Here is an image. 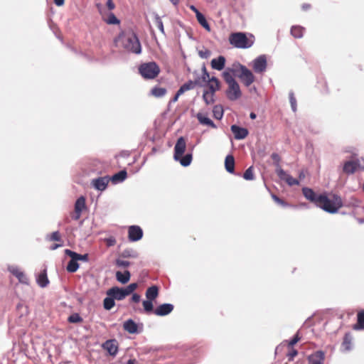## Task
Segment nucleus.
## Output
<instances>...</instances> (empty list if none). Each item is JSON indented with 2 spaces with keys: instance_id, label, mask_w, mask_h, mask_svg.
<instances>
[{
  "instance_id": "e2e57ef3",
  "label": "nucleus",
  "mask_w": 364,
  "mask_h": 364,
  "mask_svg": "<svg viewBox=\"0 0 364 364\" xmlns=\"http://www.w3.org/2000/svg\"><path fill=\"white\" fill-rule=\"evenodd\" d=\"M50 240L53 241H60L61 238L59 232H53L51 235Z\"/></svg>"
},
{
  "instance_id": "39448f33",
  "label": "nucleus",
  "mask_w": 364,
  "mask_h": 364,
  "mask_svg": "<svg viewBox=\"0 0 364 364\" xmlns=\"http://www.w3.org/2000/svg\"><path fill=\"white\" fill-rule=\"evenodd\" d=\"M139 71L144 78L154 79L159 75L160 68L155 62H149L141 64Z\"/></svg>"
},
{
  "instance_id": "680f3d73",
  "label": "nucleus",
  "mask_w": 364,
  "mask_h": 364,
  "mask_svg": "<svg viewBox=\"0 0 364 364\" xmlns=\"http://www.w3.org/2000/svg\"><path fill=\"white\" fill-rule=\"evenodd\" d=\"M355 162L357 164V168L364 171V158L356 159Z\"/></svg>"
},
{
  "instance_id": "f3484780",
  "label": "nucleus",
  "mask_w": 364,
  "mask_h": 364,
  "mask_svg": "<svg viewBox=\"0 0 364 364\" xmlns=\"http://www.w3.org/2000/svg\"><path fill=\"white\" fill-rule=\"evenodd\" d=\"M104 349L107 350L110 355L114 356L118 352L117 342L115 339L107 340L103 344Z\"/></svg>"
},
{
  "instance_id": "a211bd4d",
  "label": "nucleus",
  "mask_w": 364,
  "mask_h": 364,
  "mask_svg": "<svg viewBox=\"0 0 364 364\" xmlns=\"http://www.w3.org/2000/svg\"><path fill=\"white\" fill-rule=\"evenodd\" d=\"M173 308V305L171 304H163L155 309L154 314L159 316H164L169 314Z\"/></svg>"
},
{
  "instance_id": "5701e85b",
  "label": "nucleus",
  "mask_w": 364,
  "mask_h": 364,
  "mask_svg": "<svg viewBox=\"0 0 364 364\" xmlns=\"http://www.w3.org/2000/svg\"><path fill=\"white\" fill-rule=\"evenodd\" d=\"M127 176V173L125 170H122L118 173L114 174L110 178V181H112L113 183H119L123 182Z\"/></svg>"
},
{
  "instance_id": "4d7b16f0",
  "label": "nucleus",
  "mask_w": 364,
  "mask_h": 364,
  "mask_svg": "<svg viewBox=\"0 0 364 364\" xmlns=\"http://www.w3.org/2000/svg\"><path fill=\"white\" fill-rule=\"evenodd\" d=\"M271 158L272 159V160L274 161V165L276 166L277 168H278L279 167H280L279 166V162H280V156L277 153H273L272 155H271Z\"/></svg>"
},
{
  "instance_id": "13d9d810",
  "label": "nucleus",
  "mask_w": 364,
  "mask_h": 364,
  "mask_svg": "<svg viewBox=\"0 0 364 364\" xmlns=\"http://www.w3.org/2000/svg\"><path fill=\"white\" fill-rule=\"evenodd\" d=\"M301 339V337L299 336V331L294 335V338L289 341L288 345L289 347H292L294 346L297 342H299Z\"/></svg>"
},
{
  "instance_id": "f03ea898",
  "label": "nucleus",
  "mask_w": 364,
  "mask_h": 364,
  "mask_svg": "<svg viewBox=\"0 0 364 364\" xmlns=\"http://www.w3.org/2000/svg\"><path fill=\"white\" fill-rule=\"evenodd\" d=\"M319 200V203L316 206L328 213H336L343 206L342 199L338 195H333V200H331L325 194H323Z\"/></svg>"
},
{
  "instance_id": "0eeeda50",
  "label": "nucleus",
  "mask_w": 364,
  "mask_h": 364,
  "mask_svg": "<svg viewBox=\"0 0 364 364\" xmlns=\"http://www.w3.org/2000/svg\"><path fill=\"white\" fill-rule=\"evenodd\" d=\"M276 173L281 180L286 181V183L290 186L299 184V180L293 178L281 167L276 169Z\"/></svg>"
},
{
  "instance_id": "a19ab883",
  "label": "nucleus",
  "mask_w": 364,
  "mask_h": 364,
  "mask_svg": "<svg viewBox=\"0 0 364 364\" xmlns=\"http://www.w3.org/2000/svg\"><path fill=\"white\" fill-rule=\"evenodd\" d=\"M154 15L155 22L157 25V27L159 28V29L161 32V33L165 35L164 24H163V22H162L160 16L156 13Z\"/></svg>"
},
{
  "instance_id": "6e6d98bb",
  "label": "nucleus",
  "mask_w": 364,
  "mask_h": 364,
  "mask_svg": "<svg viewBox=\"0 0 364 364\" xmlns=\"http://www.w3.org/2000/svg\"><path fill=\"white\" fill-rule=\"evenodd\" d=\"M181 87L186 92V91H188V90L194 89L196 86H195V85H194V83L193 82L192 80H188V82H186V83L182 85Z\"/></svg>"
},
{
  "instance_id": "cd10ccee",
  "label": "nucleus",
  "mask_w": 364,
  "mask_h": 364,
  "mask_svg": "<svg viewBox=\"0 0 364 364\" xmlns=\"http://www.w3.org/2000/svg\"><path fill=\"white\" fill-rule=\"evenodd\" d=\"M352 340L353 337L350 333H347L345 334L343 338V341L342 343V346L344 350L346 351H349L352 348Z\"/></svg>"
},
{
  "instance_id": "37998d69",
  "label": "nucleus",
  "mask_w": 364,
  "mask_h": 364,
  "mask_svg": "<svg viewBox=\"0 0 364 364\" xmlns=\"http://www.w3.org/2000/svg\"><path fill=\"white\" fill-rule=\"evenodd\" d=\"M196 75L194 80H192L195 86L204 87L206 85L204 81H202L201 75L200 76L196 72L194 73Z\"/></svg>"
},
{
  "instance_id": "49530a36",
  "label": "nucleus",
  "mask_w": 364,
  "mask_h": 364,
  "mask_svg": "<svg viewBox=\"0 0 364 364\" xmlns=\"http://www.w3.org/2000/svg\"><path fill=\"white\" fill-rule=\"evenodd\" d=\"M144 309L146 312L149 313L153 311V303L151 300H145L143 301Z\"/></svg>"
},
{
  "instance_id": "9b49d317",
  "label": "nucleus",
  "mask_w": 364,
  "mask_h": 364,
  "mask_svg": "<svg viewBox=\"0 0 364 364\" xmlns=\"http://www.w3.org/2000/svg\"><path fill=\"white\" fill-rule=\"evenodd\" d=\"M109 181L108 176L98 177L92 180L91 185L96 190L103 191L107 188Z\"/></svg>"
},
{
  "instance_id": "7c9ffc66",
  "label": "nucleus",
  "mask_w": 364,
  "mask_h": 364,
  "mask_svg": "<svg viewBox=\"0 0 364 364\" xmlns=\"http://www.w3.org/2000/svg\"><path fill=\"white\" fill-rule=\"evenodd\" d=\"M304 28L299 26H293L291 28V34L296 38H300L304 35Z\"/></svg>"
},
{
  "instance_id": "c85d7f7f",
  "label": "nucleus",
  "mask_w": 364,
  "mask_h": 364,
  "mask_svg": "<svg viewBox=\"0 0 364 364\" xmlns=\"http://www.w3.org/2000/svg\"><path fill=\"white\" fill-rule=\"evenodd\" d=\"M86 208L85 198L83 196L79 197L75 203V212H82Z\"/></svg>"
},
{
  "instance_id": "ddd939ff",
  "label": "nucleus",
  "mask_w": 364,
  "mask_h": 364,
  "mask_svg": "<svg viewBox=\"0 0 364 364\" xmlns=\"http://www.w3.org/2000/svg\"><path fill=\"white\" fill-rule=\"evenodd\" d=\"M302 193L307 200L314 203L316 205H318L320 200L319 198L323 196V194H317L313 189L307 187L302 188Z\"/></svg>"
},
{
  "instance_id": "393cba45",
  "label": "nucleus",
  "mask_w": 364,
  "mask_h": 364,
  "mask_svg": "<svg viewBox=\"0 0 364 364\" xmlns=\"http://www.w3.org/2000/svg\"><path fill=\"white\" fill-rule=\"evenodd\" d=\"M130 277L131 274L128 270H125L124 272L119 271L116 272V279L122 284H127L129 281Z\"/></svg>"
},
{
  "instance_id": "0e129e2a",
  "label": "nucleus",
  "mask_w": 364,
  "mask_h": 364,
  "mask_svg": "<svg viewBox=\"0 0 364 364\" xmlns=\"http://www.w3.org/2000/svg\"><path fill=\"white\" fill-rule=\"evenodd\" d=\"M108 247L114 246L116 243V240L113 237H108L105 240Z\"/></svg>"
},
{
  "instance_id": "bb28decb",
  "label": "nucleus",
  "mask_w": 364,
  "mask_h": 364,
  "mask_svg": "<svg viewBox=\"0 0 364 364\" xmlns=\"http://www.w3.org/2000/svg\"><path fill=\"white\" fill-rule=\"evenodd\" d=\"M159 294V289L156 286L154 285L149 287L146 291V297L147 299L153 301Z\"/></svg>"
},
{
  "instance_id": "4c0bfd02",
  "label": "nucleus",
  "mask_w": 364,
  "mask_h": 364,
  "mask_svg": "<svg viewBox=\"0 0 364 364\" xmlns=\"http://www.w3.org/2000/svg\"><path fill=\"white\" fill-rule=\"evenodd\" d=\"M213 116L217 119H221L223 117V109L220 105L214 106L213 109Z\"/></svg>"
},
{
  "instance_id": "412c9836",
  "label": "nucleus",
  "mask_w": 364,
  "mask_h": 364,
  "mask_svg": "<svg viewBox=\"0 0 364 364\" xmlns=\"http://www.w3.org/2000/svg\"><path fill=\"white\" fill-rule=\"evenodd\" d=\"M36 282L38 284L44 288L49 284V280L47 277L46 269H43L37 277Z\"/></svg>"
},
{
  "instance_id": "f8f14e48",
  "label": "nucleus",
  "mask_w": 364,
  "mask_h": 364,
  "mask_svg": "<svg viewBox=\"0 0 364 364\" xmlns=\"http://www.w3.org/2000/svg\"><path fill=\"white\" fill-rule=\"evenodd\" d=\"M107 296H112L115 300L121 301L125 299L127 295L124 288L113 287L107 291Z\"/></svg>"
},
{
  "instance_id": "864d4df0",
  "label": "nucleus",
  "mask_w": 364,
  "mask_h": 364,
  "mask_svg": "<svg viewBox=\"0 0 364 364\" xmlns=\"http://www.w3.org/2000/svg\"><path fill=\"white\" fill-rule=\"evenodd\" d=\"M8 270L16 277V275H18L20 272H21L20 269L17 266H15V265H9Z\"/></svg>"
},
{
  "instance_id": "aec40b11",
  "label": "nucleus",
  "mask_w": 364,
  "mask_h": 364,
  "mask_svg": "<svg viewBox=\"0 0 364 364\" xmlns=\"http://www.w3.org/2000/svg\"><path fill=\"white\" fill-rule=\"evenodd\" d=\"M210 64L213 69L220 71L225 68V58L223 55H220L216 58H213Z\"/></svg>"
},
{
  "instance_id": "f704fd0d",
  "label": "nucleus",
  "mask_w": 364,
  "mask_h": 364,
  "mask_svg": "<svg viewBox=\"0 0 364 364\" xmlns=\"http://www.w3.org/2000/svg\"><path fill=\"white\" fill-rule=\"evenodd\" d=\"M215 93L205 90L203 94V98L206 105H211L214 102Z\"/></svg>"
},
{
  "instance_id": "a878e982",
  "label": "nucleus",
  "mask_w": 364,
  "mask_h": 364,
  "mask_svg": "<svg viewBox=\"0 0 364 364\" xmlns=\"http://www.w3.org/2000/svg\"><path fill=\"white\" fill-rule=\"evenodd\" d=\"M353 328L355 331L364 329V310L358 313L357 323L353 326Z\"/></svg>"
},
{
  "instance_id": "5fc2aeb1",
  "label": "nucleus",
  "mask_w": 364,
  "mask_h": 364,
  "mask_svg": "<svg viewBox=\"0 0 364 364\" xmlns=\"http://www.w3.org/2000/svg\"><path fill=\"white\" fill-rule=\"evenodd\" d=\"M198 53L200 58L207 59L210 57L211 52L208 49H204L199 50Z\"/></svg>"
},
{
  "instance_id": "69168bd1",
  "label": "nucleus",
  "mask_w": 364,
  "mask_h": 364,
  "mask_svg": "<svg viewBox=\"0 0 364 364\" xmlns=\"http://www.w3.org/2000/svg\"><path fill=\"white\" fill-rule=\"evenodd\" d=\"M201 77L202 81H204L206 85L208 84V82L210 81V75L208 72H205V73H202Z\"/></svg>"
},
{
  "instance_id": "bf43d9fd",
  "label": "nucleus",
  "mask_w": 364,
  "mask_h": 364,
  "mask_svg": "<svg viewBox=\"0 0 364 364\" xmlns=\"http://www.w3.org/2000/svg\"><path fill=\"white\" fill-rule=\"evenodd\" d=\"M206 85L208 87L209 92L215 93V91L218 90L220 88V85L215 83H208Z\"/></svg>"
},
{
  "instance_id": "72a5a7b5",
  "label": "nucleus",
  "mask_w": 364,
  "mask_h": 364,
  "mask_svg": "<svg viewBox=\"0 0 364 364\" xmlns=\"http://www.w3.org/2000/svg\"><path fill=\"white\" fill-rule=\"evenodd\" d=\"M192 159L191 154H186L183 157L179 156V159L177 161H179L181 166L186 167L191 164Z\"/></svg>"
},
{
  "instance_id": "6e6552de",
  "label": "nucleus",
  "mask_w": 364,
  "mask_h": 364,
  "mask_svg": "<svg viewBox=\"0 0 364 364\" xmlns=\"http://www.w3.org/2000/svg\"><path fill=\"white\" fill-rule=\"evenodd\" d=\"M253 69L255 73H262L267 68V58L264 55H261L256 58L252 62Z\"/></svg>"
},
{
  "instance_id": "473e14b6",
  "label": "nucleus",
  "mask_w": 364,
  "mask_h": 364,
  "mask_svg": "<svg viewBox=\"0 0 364 364\" xmlns=\"http://www.w3.org/2000/svg\"><path fill=\"white\" fill-rule=\"evenodd\" d=\"M196 16V18H197V21H198V23L208 31H210V25L208 24V23L206 21V18L205 17V16L201 14V13H198Z\"/></svg>"
},
{
  "instance_id": "b1692460",
  "label": "nucleus",
  "mask_w": 364,
  "mask_h": 364,
  "mask_svg": "<svg viewBox=\"0 0 364 364\" xmlns=\"http://www.w3.org/2000/svg\"><path fill=\"white\" fill-rule=\"evenodd\" d=\"M225 167L226 171L230 173H233L235 171V159L233 156L229 154L225 159Z\"/></svg>"
},
{
  "instance_id": "f257e3e1",
  "label": "nucleus",
  "mask_w": 364,
  "mask_h": 364,
  "mask_svg": "<svg viewBox=\"0 0 364 364\" xmlns=\"http://www.w3.org/2000/svg\"><path fill=\"white\" fill-rule=\"evenodd\" d=\"M123 48L134 54L139 55L141 53V43L137 36L134 32H128L119 36Z\"/></svg>"
},
{
  "instance_id": "79ce46f5",
  "label": "nucleus",
  "mask_w": 364,
  "mask_h": 364,
  "mask_svg": "<svg viewBox=\"0 0 364 364\" xmlns=\"http://www.w3.org/2000/svg\"><path fill=\"white\" fill-rule=\"evenodd\" d=\"M243 178L247 181H252L254 179L253 167H249L244 173Z\"/></svg>"
},
{
  "instance_id": "4468645a",
  "label": "nucleus",
  "mask_w": 364,
  "mask_h": 364,
  "mask_svg": "<svg viewBox=\"0 0 364 364\" xmlns=\"http://www.w3.org/2000/svg\"><path fill=\"white\" fill-rule=\"evenodd\" d=\"M123 328L124 330L126 331L127 332L132 334H135L141 332L142 324H141V329L139 330L138 325L132 318H129L124 322Z\"/></svg>"
},
{
  "instance_id": "dca6fc26",
  "label": "nucleus",
  "mask_w": 364,
  "mask_h": 364,
  "mask_svg": "<svg viewBox=\"0 0 364 364\" xmlns=\"http://www.w3.org/2000/svg\"><path fill=\"white\" fill-rule=\"evenodd\" d=\"M232 132L234 134L235 139L241 140L246 138L248 135V130L246 128L240 127L236 124H233L230 127Z\"/></svg>"
},
{
  "instance_id": "338daca9",
  "label": "nucleus",
  "mask_w": 364,
  "mask_h": 364,
  "mask_svg": "<svg viewBox=\"0 0 364 364\" xmlns=\"http://www.w3.org/2000/svg\"><path fill=\"white\" fill-rule=\"evenodd\" d=\"M78 260L87 262L89 261V256L87 254L79 255Z\"/></svg>"
},
{
  "instance_id": "052dcab7",
  "label": "nucleus",
  "mask_w": 364,
  "mask_h": 364,
  "mask_svg": "<svg viewBox=\"0 0 364 364\" xmlns=\"http://www.w3.org/2000/svg\"><path fill=\"white\" fill-rule=\"evenodd\" d=\"M298 354V351L296 349L292 348L287 354V357L289 361H292L295 356Z\"/></svg>"
},
{
  "instance_id": "20e7f679",
  "label": "nucleus",
  "mask_w": 364,
  "mask_h": 364,
  "mask_svg": "<svg viewBox=\"0 0 364 364\" xmlns=\"http://www.w3.org/2000/svg\"><path fill=\"white\" fill-rule=\"evenodd\" d=\"M230 43L237 48H249L252 45L254 41L247 37L244 33H234L230 36Z\"/></svg>"
},
{
  "instance_id": "c9c22d12",
  "label": "nucleus",
  "mask_w": 364,
  "mask_h": 364,
  "mask_svg": "<svg viewBox=\"0 0 364 364\" xmlns=\"http://www.w3.org/2000/svg\"><path fill=\"white\" fill-rule=\"evenodd\" d=\"M231 70H232V68L231 69L229 68L228 70H225L223 73V77L227 84H229L234 81H236L235 79L232 76V75H234V74L232 73Z\"/></svg>"
},
{
  "instance_id": "4be33fe9",
  "label": "nucleus",
  "mask_w": 364,
  "mask_h": 364,
  "mask_svg": "<svg viewBox=\"0 0 364 364\" xmlns=\"http://www.w3.org/2000/svg\"><path fill=\"white\" fill-rule=\"evenodd\" d=\"M196 117H197L198 122H200V124H201L207 125L212 128L217 127L215 124L210 118H208V117H206L205 115H204L202 113H198L196 114Z\"/></svg>"
},
{
  "instance_id": "6ab92c4d",
  "label": "nucleus",
  "mask_w": 364,
  "mask_h": 364,
  "mask_svg": "<svg viewBox=\"0 0 364 364\" xmlns=\"http://www.w3.org/2000/svg\"><path fill=\"white\" fill-rule=\"evenodd\" d=\"M356 165L355 159L346 161L343 166V173L348 175L353 174L358 170Z\"/></svg>"
},
{
  "instance_id": "e433bc0d",
  "label": "nucleus",
  "mask_w": 364,
  "mask_h": 364,
  "mask_svg": "<svg viewBox=\"0 0 364 364\" xmlns=\"http://www.w3.org/2000/svg\"><path fill=\"white\" fill-rule=\"evenodd\" d=\"M151 92L156 97H161L166 95V89L160 87H155L151 90Z\"/></svg>"
},
{
  "instance_id": "09e8293b",
  "label": "nucleus",
  "mask_w": 364,
  "mask_h": 364,
  "mask_svg": "<svg viewBox=\"0 0 364 364\" xmlns=\"http://www.w3.org/2000/svg\"><path fill=\"white\" fill-rule=\"evenodd\" d=\"M272 199L274 200V201L275 203H277L278 205L282 206V207H289V205L288 203L285 202L284 200H283L282 199L279 198L278 196H277L276 195L274 194H272Z\"/></svg>"
},
{
  "instance_id": "774afa93",
  "label": "nucleus",
  "mask_w": 364,
  "mask_h": 364,
  "mask_svg": "<svg viewBox=\"0 0 364 364\" xmlns=\"http://www.w3.org/2000/svg\"><path fill=\"white\" fill-rule=\"evenodd\" d=\"M140 296L138 294H133L132 296V301L135 303H138L140 301Z\"/></svg>"
},
{
  "instance_id": "2f4dec72",
  "label": "nucleus",
  "mask_w": 364,
  "mask_h": 364,
  "mask_svg": "<svg viewBox=\"0 0 364 364\" xmlns=\"http://www.w3.org/2000/svg\"><path fill=\"white\" fill-rule=\"evenodd\" d=\"M121 256L124 258H137L139 254L133 249H125L122 252Z\"/></svg>"
},
{
  "instance_id": "423d86ee",
  "label": "nucleus",
  "mask_w": 364,
  "mask_h": 364,
  "mask_svg": "<svg viewBox=\"0 0 364 364\" xmlns=\"http://www.w3.org/2000/svg\"><path fill=\"white\" fill-rule=\"evenodd\" d=\"M228 87L226 90V96L231 101H235L241 97L242 92L240 85L237 81L228 84Z\"/></svg>"
},
{
  "instance_id": "a18cd8bd",
  "label": "nucleus",
  "mask_w": 364,
  "mask_h": 364,
  "mask_svg": "<svg viewBox=\"0 0 364 364\" xmlns=\"http://www.w3.org/2000/svg\"><path fill=\"white\" fill-rule=\"evenodd\" d=\"M106 22L108 24H119V20L115 16V15L112 13L109 14L107 20H106Z\"/></svg>"
},
{
  "instance_id": "7ed1b4c3",
  "label": "nucleus",
  "mask_w": 364,
  "mask_h": 364,
  "mask_svg": "<svg viewBox=\"0 0 364 364\" xmlns=\"http://www.w3.org/2000/svg\"><path fill=\"white\" fill-rule=\"evenodd\" d=\"M233 67L231 70L232 73L239 77L246 87H249L255 81L254 75L245 65L237 63L234 64Z\"/></svg>"
},
{
  "instance_id": "3c124183",
  "label": "nucleus",
  "mask_w": 364,
  "mask_h": 364,
  "mask_svg": "<svg viewBox=\"0 0 364 364\" xmlns=\"http://www.w3.org/2000/svg\"><path fill=\"white\" fill-rule=\"evenodd\" d=\"M16 278L19 281V282L25 284H28V279L26 275L21 271L18 275H16Z\"/></svg>"
},
{
  "instance_id": "1a4fd4ad",
  "label": "nucleus",
  "mask_w": 364,
  "mask_h": 364,
  "mask_svg": "<svg viewBox=\"0 0 364 364\" xmlns=\"http://www.w3.org/2000/svg\"><path fill=\"white\" fill-rule=\"evenodd\" d=\"M186 140L183 136H181L178 139L174 146L173 159L175 161H178L179 159V156H182L186 151Z\"/></svg>"
},
{
  "instance_id": "c03bdc74",
  "label": "nucleus",
  "mask_w": 364,
  "mask_h": 364,
  "mask_svg": "<svg viewBox=\"0 0 364 364\" xmlns=\"http://www.w3.org/2000/svg\"><path fill=\"white\" fill-rule=\"evenodd\" d=\"M68 321L70 323H76L81 322L82 321V318L78 314L75 313V314H71L68 317Z\"/></svg>"
},
{
  "instance_id": "2eb2a0df",
  "label": "nucleus",
  "mask_w": 364,
  "mask_h": 364,
  "mask_svg": "<svg viewBox=\"0 0 364 364\" xmlns=\"http://www.w3.org/2000/svg\"><path fill=\"white\" fill-rule=\"evenodd\" d=\"M325 354L322 350H318L308 356L309 364H323Z\"/></svg>"
},
{
  "instance_id": "603ef678",
  "label": "nucleus",
  "mask_w": 364,
  "mask_h": 364,
  "mask_svg": "<svg viewBox=\"0 0 364 364\" xmlns=\"http://www.w3.org/2000/svg\"><path fill=\"white\" fill-rule=\"evenodd\" d=\"M115 264L118 267L126 268V267H128L130 265V262H128V261H126V260H122V259H117L115 260Z\"/></svg>"
},
{
  "instance_id": "ea45409f",
  "label": "nucleus",
  "mask_w": 364,
  "mask_h": 364,
  "mask_svg": "<svg viewBox=\"0 0 364 364\" xmlns=\"http://www.w3.org/2000/svg\"><path fill=\"white\" fill-rule=\"evenodd\" d=\"M289 102L291 104V109L294 112H296L297 110V103L296 100L294 96V93L293 91H290L289 93Z\"/></svg>"
},
{
  "instance_id": "de8ad7c7",
  "label": "nucleus",
  "mask_w": 364,
  "mask_h": 364,
  "mask_svg": "<svg viewBox=\"0 0 364 364\" xmlns=\"http://www.w3.org/2000/svg\"><path fill=\"white\" fill-rule=\"evenodd\" d=\"M65 254L71 258L70 260L78 261L80 254L69 249L65 250Z\"/></svg>"
},
{
  "instance_id": "c756f323",
  "label": "nucleus",
  "mask_w": 364,
  "mask_h": 364,
  "mask_svg": "<svg viewBox=\"0 0 364 364\" xmlns=\"http://www.w3.org/2000/svg\"><path fill=\"white\" fill-rule=\"evenodd\" d=\"M114 298L112 296H107L104 299L103 306L105 310H111L115 306Z\"/></svg>"
},
{
  "instance_id": "8fccbe9b",
  "label": "nucleus",
  "mask_w": 364,
  "mask_h": 364,
  "mask_svg": "<svg viewBox=\"0 0 364 364\" xmlns=\"http://www.w3.org/2000/svg\"><path fill=\"white\" fill-rule=\"evenodd\" d=\"M137 288V284L136 283H132L127 286L124 289L125 290V292L127 296L131 294Z\"/></svg>"
},
{
  "instance_id": "58836bf2",
  "label": "nucleus",
  "mask_w": 364,
  "mask_h": 364,
  "mask_svg": "<svg viewBox=\"0 0 364 364\" xmlns=\"http://www.w3.org/2000/svg\"><path fill=\"white\" fill-rule=\"evenodd\" d=\"M78 268H79V264L77 263V261H74V260H70L66 267L67 271L69 272H71V273L77 272Z\"/></svg>"
},
{
  "instance_id": "9d476101",
  "label": "nucleus",
  "mask_w": 364,
  "mask_h": 364,
  "mask_svg": "<svg viewBox=\"0 0 364 364\" xmlns=\"http://www.w3.org/2000/svg\"><path fill=\"white\" fill-rule=\"evenodd\" d=\"M143 237V230L138 225H131L128 230V238L132 242H136Z\"/></svg>"
}]
</instances>
